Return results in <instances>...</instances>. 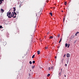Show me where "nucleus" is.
Segmentation results:
<instances>
[{
    "label": "nucleus",
    "instance_id": "obj_37",
    "mask_svg": "<svg viewBox=\"0 0 79 79\" xmlns=\"http://www.w3.org/2000/svg\"><path fill=\"white\" fill-rule=\"evenodd\" d=\"M68 63H69V62H67V64H68Z\"/></svg>",
    "mask_w": 79,
    "mask_h": 79
},
{
    "label": "nucleus",
    "instance_id": "obj_44",
    "mask_svg": "<svg viewBox=\"0 0 79 79\" xmlns=\"http://www.w3.org/2000/svg\"><path fill=\"white\" fill-rule=\"evenodd\" d=\"M1 58H0V60Z\"/></svg>",
    "mask_w": 79,
    "mask_h": 79
},
{
    "label": "nucleus",
    "instance_id": "obj_25",
    "mask_svg": "<svg viewBox=\"0 0 79 79\" xmlns=\"http://www.w3.org/2000/svg\"><path fill=\"white\" fill-rule=\"evenodd\" d=\"M64 60V59H62V61L63 62V60Z\"/></svg>",
    "mask_w": 79,
    "mask_h": 79
},
{
    "label": "nucleus",
    "instance_id": "obj_24",
    "mask_svg": "<svg viewBox=\"0 0 79 79\" xmlns=\"http://www.w3.org/2000/svg\"><path fill=\"white\" fill-rule=\"evenodd\" d=\"M67 62H69V60H68L67 61Z\"/></svg>",
    "mask_w": 79,
    "mask_h": 79
},
{
    "label": "nucleus",
    "instance_id": "obj_35",
    "mask_svg": "<svg viewBox=\"0 0 79 79\" xmlns=\"http://www.w3.org/2000/svg\"><path fill=\"white\" fill-rule=\"evenodd\" d=\"M55 58H56V56H55Z\"/></svg>",
    "mask_w": 79,
    "mask_h": 79
},
{
    "label": "nucleus",
    "instance_id": "obj_19",
    "mask_svg": "<svg viewBox=\"0 0 79 79\" xmlns=\"http://www.w3.org/2000/svg\"><path fill=\"white\" fill-rule=\"evenodd\" d=\"M2 26H0V28L2 29Z\"/></svg>",
    "mask_w": 79,
    "mask_h": 79
},
{
    "label": "nucleus",
    "instance_id": "obj_8",
    "mask_svg": "<svg viewBox=\"0 0 79 79\" xmlns=\"http://www.w3.org/2000/svg\"><path fill=\"white\" fill-rule=\"evenodd\" d=\"M35 68V65L32 66V69H34V68Z\"/></svg>",
    "mask_w": 79,
    "mask_h": 79
},
{
    "label": "nucleus",
    "instance_id": "obj_17",
    "mask_svg": "<svg viewBox=\"0 0 79 79\" xmlns=\"http://www.w3.org/2000/svg\"><path fill=\"white\" fill-rule=\"evenodd\" d=\"M29 63H30V64H32V62L31 61H30V62H29Z\"/></svg>",
    "mask_w": 79,
    "mask_h": 79
},
{
    "label": "nucleus",
    "instance_id": "obj_40",
    "mask_svg": "<svg viewBox=\"0 0 79 79\" xmlns=\"http://www.w3.org/2000/svg\"><path fill=\"white\" fill-rule=\"evenodd\" d=\"M77 34H76H76H75V35H76Z\"/></svg>",
    "mask_w": 79,
    "mask_h": 79
},
{
    "label": "nucleus",
    "instance_id": "obj_27",
    "mask_svg": "<svg viewBox=\"0 0 79 79\" xmlns=\"http://www.w3.org/2000/svg\"><path fill=\"white\" fill-rule=\"evenodd\" d=\"M13 9H14V10L16 9V8L15 7H13Z\"/></svg>",
    "mask_w": 79,
    "mask_h": 79
},
{
    "label": "nucleus",
    "instance_id": "obj_2",
    "mask_svg": "<svg viewBox=\"0 0 79 79\" xmlns=\"http://www.w3.org/2000/svg\"><path fill=\"white\" fill-rule=\"evenodd\" d=\"M69 56H70L69 54H67V56L68 57V58H69Z\"/></svg>",
    "mask_w": 79,
    "mask_h": 79
},
{
    "label": "nucleus",
    "instance_id": "obj_43",
    "mask_svg": "<svg viewBox=\"0 0 79 79\" xmlns=\"http://www.w3.org/2000/svg\"><path fill=\"white\" fill-rule=\"evenodd\" d=\"M30 71H31V70H30Z\"/></svg>",
    "mask_w": 79,
    "mask_h": 79
},
{
    "label": "nucleus",
    "instance_id": "obj_22",
    "mask_svg": "<svg viewBox=\"0 0 79 79\" xmlns=\"http://www.w3.org/2000/svg\"><path fill=\"white\" fill-rule=\"evenodd\" d=\"M48 48V47H45V49H47Z\"/></svg>",
    "mask_w": 79,
    "mask_h": 79
},
{
    "label": "nucleus",
    "instance_id": "obj_10",
    "mask_svg": "<svg viewBox=\"0 0 79 79\" xmlns=\"http://www.w3.org/2000/svg\"><path fill=\"white\" fill-rule=\"evenodd\" d=\"M53 37L52 36H51L49 37V39H53Z\"/></svg>",
    "mask_w": 79,
    "mask_h": 79
},
{
    "label": "nucleus",
    "instance_id": "obj_21",
    "mask_svg": "<svg viewBox=\"0 0 79 79\" xmlns=\"http://www.w3.org/2000/svg\"><path fill=\"white\" fill-rule=\"evenodd\" d=\"M34 64L35 63V61H33L32 62Z\"/></svg>",
    "mask_w": 79,
    "mask_h": 79
},
{
    "label": "nucleus",
    "instance_id": "obj_29",
    "mask_svg": "<svg viewBox=\"0 0 79 79\" xmlns=\"http://www.w3.org/2000/svg\"><path fill=\"white\" fill-rule=\"evenodd\" d=\"M65 66H67V64H65Z\"/></svg>",
    "mask_w": 79,
    "mask_h": 79
},
{
    "label": "nucleus",
    "instance_id": "obj_13",
    "mask_svg": "<svg viewBox=\"0 0 79 79\" xmlns=\"http://www.w3.org/2000/svg\"><path fill=\"white\" fill-rule=\"evenodd\" d=\"M70 45V44H68V45H67V48H69V46Z\"/></svg>",
    "mask_w": 79,
    "mask_h": 79
},
{
    "label": "nucleus",
    "instance_id": "obj_26",
    "mask_svg": "<svg viewBox=\"0 0 79 79\" xmlns=\"http://www.w3.org/2000/svg\"><path fill=\"white\" fill-rule=\"evenodd\" d=\"M50 69H51L49 67V70H50Z\"/></svg>",
    "mask_w": 79,
    "mask_h": 79
},
{
    "label": "nucleus",
    "instance_id": "obj_18",
    "mask_svg": "<svg viewBox=\"0 0 79 79\" xmlns=\"http://www.w3.org/2000/svg\"><path fill=\"white\" fill-rule=\"evenodd\" d=\"M67 3L66 2H65L64 3L65 5H66Z\"/></svg>",
    "mask_w": 79,
    "mask_h": 79
},
{
    "label": "nucleus",
    "instance_id": "obj_30",
    "mask_svg": "<svg viewBox=\"0 0 79 79\" xmlns=\"http://www.w3.org/2000/svg\"><path fill=\"white\" fill-rule=\"evenodd\" d=\"M13 11H16V9H14V10Z\"/></svg>",
    "mask_w": 79,
    "mask_h": 79
},
{
    "label": "nucleus",
    "instance_id": "obj_6",
    "mask_svg": "<svg viewBox=\"0 0 79 79\" xmlns=\"http://www.w3.org/2000/svg\"><path fill=\"white\" fill-rule=\"evenodd\" d=\"M15 13V16H14V17H13V18H16V15H17L16 12Z\"/></svg>",
    "mask_w": 79,
    "mask_h": 79
},
{
    "label": "nucleus",
    "instance_id": "obj_15",
    "mask_svg": "<svg viewBox=\"0 0 79 79\" xmlns=\"http://www.w3.org/2000/svg\"><path fill=\"white\" fill-rule=\"evenodd\" d=\"M49 14L51 15V16H52V12L50 13Z\"/></svg>",
    "mask_w": 79,
    "mask_h": 79
},
{
    "label": "nucleus",
    "instance_id": "obj_39",
    "mask_svg": "<svg viewBox=\"0 0 79 79\" xmlns=\"http://www.w3.org/2000/svg\"><path fill=\"white\" fill-rule=\"evenodd\" d=\"M17 13L18 14V12H17Z\"/></svg>",
    "mask_w": 79,
    "mask_h": 79
},
{
    "label": "nucleus",
    "instance_id": "obj_42",
    "mask_svg": "<svg viewBox=\"0 0 79 79\" xmlns=\"http://www.w3.org/2000/svg\"><path fill=\"white\" fill-rule=\"evenodd\" d=\"M36 16H37V14H36Z\"/></svg>",
    "mask_w": 79,
    "mask_h": 79
},
{
    "label": "nucleus",
    "instance_id": "obj_28",
    "mask_svg": "<svg viewBox=\"0 0 79 79\" xmlns=\"http://www.w3.org/2000/svg\"><path fill=\"white\" fill-rule=\"evenodd\" d=\"M49 33H49V32H48L47 33V34L48 35V34H49Z\"/></svg>",
    "mask_w": 79,
    "mask_h": 79
},
{
    "label": "nucleus",
    "instance_id": "obj_7",
    "mask_svg": "<svg viewBox=\"0 0 79 79\" xmlns=\"http://www.w3.org/2000/svg\"><path fill=\"white\" fill-rule=\"evenodd\" d=\"M61 40H62V38H61L60 39V41H59V43H60V42H61Z\"/></svg>",
    "mask_w": 79,
    "mask_h": 79
},
{
    "label": "nucleus",
    "instance_id": "obj_33",
    "mask_svg": "<svg viewBox=\"0 0 79 79\" xmlns=\"http://www.w3.org/2000/svg\"><path fill=\"white\" fill-rule=\"evenodd\" d=\"M53 67H52L51 68V69H53Z\"/></svg>",
    "mask_w": 79,
    "mask_h": 79
},
{
    "label": "nucleus",
    "instance_id": "obj_34",
    "mask_svg": "<svg viewBox=\"0 0 79 79\" xmlns=\"http://www.w3.org/2000/svg\"><path fill=\"white\" fill-rule=\"evenodd\" d=\"M12 16H13V15L11 14V16L12 17Z\"/></svg>",
    "mask_w": 79,
    "mask_h": 79
},
{
    "label": "nucleus",
    "instance_id": "obj_45",
    "mask_svg": "<svg viewBox=\"0 0 79 79\" xmlns=\"http://www.w3.org/2000/svg\"><path fill=\"white\" fill-rule=\"evenodd\" d=\"M0 56H1L0 55Z\"/></svg>",
    "mask_w": 79,
    "mask_h": 79
},
{
    "label": "nucleus",
    "instance_id": "obj_9",
    "mask_svg": "<svg viewBox=\"0 0 79 79\" xmlns=\"http://www.w3.org/2000/svg\"><path fill=\"white\" fill-rule=\"evenodd\" d=\"M12 17H13V16H14V15H15V13H14L13 12H12Z\"/></svg>",
    "mask_w": 79,
    "mask_h": 79
},
{
    "label": "nucleus",
    "instance_id": "obj_5",
    "mask_svg": "<svg viewBox=\"0 0 79 79\" xmlns=\"http://www.w3.org/2000/svg\"><path fill=\"white\" fill-rule=\"evenodd\" d=\"M37 52L38 53V55H39L40 54V51H38Z\"/></svg>",
    "mask_w": 79,
    "mask_h": 79
},
{
    "label": "nucleus",
    "instance_id": "obj_20",
    "mask_svg": "<svg viewBox=\"0 0 79 79\" xmlns=\"http://www.w3.org/2000/svg\"><path fill=\"white\" fill-rule=\"evenodd\" d=\"M60 34H59L58 35V37H60Z\"/></svg>",
    "mask_w": 79,
    "mask_h": 79
},
{
    "label": "nucleus",
    "instance_id": "obj_14",
    "mask_svg": "<svg viewBox=\"0 0 79 79\" xmlns=\"http://www.w3.org/2000/svg\"><path fill=\"white\" fill-rule=\"evenodd\" d=\"M1 11H2V12H4V10L3 9H1Z\"/></svg>",
    "mask_w": 79,
    "mask_h": 79
},
{
    "label": "nucleus",
    "instance_id": "obj_1",
    "mask_svg": "<svg viewBox=\"0 0 79 79\" xmlns=\"http://www.w3.org/2000/svg\"><path fill=\"white\" fill-rule=\"evenodd\" d=\"M11 15V12H8L7 13V16H8L9 18H11V16H10H10Z\"/></svg>",
    "mask_w": 79,
    "mask_h": 79
},
{
    "label": "nucleus",
    "instance_id": "obj_12",
    "mask_svg": "<svg viewBox=\"0 0 79 79\" xmlns=\"http://www.w3.org/2000/svg\"><path fill=\"white\" fill-rule=\"evenodd\" d=\"M35 56V55H33V56H32V58H34Z\"/></svg>",
    "mask_w": 79,
    "mask_h": 79
},
{
    "label": "nucleus",
    "instance_id": "obj_31",
    "mask_svg": "<svg viewBox=\"0 0 79 79\" xmlns=\"http://www.w3.org/2000/svg\"><path fill=\"white\" fill-rule=\"evenodd\" d=\"M65 56H66V54H65L64 56V57H65Z\"/></svg>",
    "mask_w": 79,
    "mask_h": 79
},
{
    "label": "nucleus",
    "instance_id": "obj_41",
    "mask_svg": "<svg viewBox=\"0 0 79 79\" xmlns=\"http://www.w3.org/2000/svg\"><path fill=\"white\" fill-rule=\"evenodd\" d=\"M64 77H66V75H65V76H64Z\"/></svg>",
    "mask_w": 79,
    "mask_h": 79
},
{
    "label": "nucleus",
    "instance_id": "obj_3",
    "mask_svg": "<svg viewBox=\"0 0 79 79\" xmlns=\"http://www.w3.org/2000/svg\"><path fill=\"white\" fill-rule=\"evenodd\" d=\"M3 1V0H0V4L2 3V1Z\"/></svg>",
    "mask_w": 79,
    "mask_h": 79
},
{
    "label": "nucleus",
    "instance_id": "obj_4",
    "mask_svg": "<svg viewBox=\"0 0 79 79\" xmlns=\"http://www.w3.org/2000/svg\"><path fill=\"white\" fill-rule=\"evenodd\" d=\"M4 44H3V45H5L6 44V42H3Z\"/></svg>",
    "mask_w": 79,
    "mask_h": 79
},
{
    "label": "nucleus",
    "instance_id": "obj_36",
    "mask_svg": "<svg viewBox=\"0 0 79 79\" xmlns=\"http://www.w3.org/2000/svg\"><path fill=\"white\" fill-rule=\"evenodd\" d=\"M63 21H64V19H63Z\"/></svg>",
    "mask_w": 79,
    "mask_h": 79
},
{
    "label": "nucleus",
    "instance_id": "obj_16",
    "mask_svg": "<svg viewBox=\"0 0 79 79\" xmlns=\"http://www.w3.org/2000/svg\"><path fill=\"white\" fill-rule=\"evenodd\" d=\"M50 76V74H48V75H47V76H48V77Z\"/></svg>",
    "mask_w": 79,
    "mask_h": 79
},
{
    "label": "nucleus",
    "instance_id": "obj_11",
    "mask_svg": "<svg viewBox=\"0 0 79 79\" xmlns=\"http://www.w3.org/2000/svg\"><path fill=\"white\" fill-rule=\"evenodd\" d=\"M65 47H67V46H68V44L66 43L65 44Z\"/></svg>",
    "mask_w": 79,
    "mask_h": 79
},
{
    "label": "nucleus",
    "instance_id": "obj_23",
    "mask_svg": "<svg viewBox=\"0 0 79 79\" xmlns=\"http://www.w3.org/2000/svg\"><path fill=\"white\" fill-rule=\"evenodd\" d=\"M79 32H77L76 34H79Z\"/></svg>",
    "mask_w": 79,
    "mask_h": 79
},
{
    "label": "nucleus",
    "instance_id": "obj_38",
    "mask_svg": "<svg viewBox=\"0 0 79 79\" xmlns=\"http://www.w3.org/2000/svg\"><path fill=\"white\" fill-rule=\"evenodd\" d=\"M61 12H63V11L62 10V11H61Z\"/></svg>",
    "mask_w": 79,
    "mask_h": 79
},
{
    "label": "nucleus",
    "instance_id": "obj_32",
    "mask_svg": "<svg viewBox=\"0 0 79 79\" xmlns=\"http://www.w3.org/2000/svg\"><path fill=\"white\" fill-rule=\"evenodd\" d=\"M14 13H15V11H14Z\"/></svg>",
    "mask_w": 79,
    "mask_h": 79
}]
</instances>
